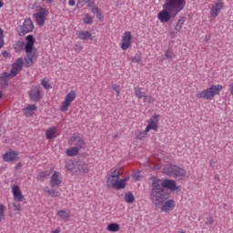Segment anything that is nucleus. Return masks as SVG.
Segmentation results:
<instances>
[{"instance_id":"ea45409f","label":"nucleus","mask_w":233,"mask_h":233,"mask_svg":"<svg viewBox=\"0 0 233 233\" xmlns=\"http://www.w3.org/2000/svg\"><path fill=\"white\" fill-rule=\"evenodd\" d=\"M83 21L86 25H91L92 16H90L89 15H86V16L83 18Z\"/></svg>"},{"instance_id":"7c9ffc66","label":"nucleus","mask_w":233,"mask_h":233,"mask_svg":"<svg viewBox=\"0 0 233 233\" xmlns=\"http://www.w3.org/2000/svg\"><path fill=\"white\" fill-rule=\"evenodd\" d=\"M134 90L136 97L138 99H143V97H145L146 93L141 91V87H135Z\"/></svg>"},{"instance_id":"79ce46f5","label":"nucleus","mask_w":233,"mask_h":233,"mask_svg":"<svg viewBox=\"0 0 233 233\" xmlns=\"http://www.w3.org/2000/svg\"><path fill=\"white\" fill-rule=\"evenodd\" d=\"M23 113H24V116H25V117H32V116H34L32 111L26 109L25 107L23 109Z\"/></svg>"},{"instance_id":"774afa93","label":"nucleus","mask_w":233,"mask_h":233,"mask_svg":"<svg viewBox=\"0 0 233 233\" xmlns=\"http://www.w3.org/2000/svg\"><path fill=\"white\" fill-rule=\"evenodd\" d=\"M81 49H82V47L80 46V47H79V50H81Z\"/></svg>"},{"instance_id":"4c0bfd02","label":"nucleus","mask_w":233,"mask_h":233,"mask_svg":"<svg viewBox=\"0 0 233 233\" xmlns=\"http://www.w3.org/2000/svg\"><path fill=\"white\" fill-rule=\"evenodd\" d=\"M13 207H14L15 212H17V214H19V212H21L23 210L21 208V204L19 202H14Z\"/></svg>"},{"instance_id":"bf43d9fd","label":"nucleus","mask_w":233,"mask_h":233,"mask_svg":"<svg viewBox=\"0 0 233 233\" xmlns=\"http://www.w3.org/2000/svg\"><path fill=\"white\" fill-rule=\"evenodd\" d=\"M214 179H216V181H219V175H215Z\"/></svg>"},{"instance_id":"cd10ccee","label":"nucleus","mask_w":233,"mask_h":233,"mask_svg":"<svg viewBox=\"0 0 233 233\" xmlns=\"http://www.w3.org/2000/svg\"><path fill=\"white\" fill-rule=\"evenodd\" d=\"M57 216H59L61 219L67 220L70 218V212H66V210L62 209L57 212Z\"/></svg>"},{"instance_id":"20e7f679","label":"nucleus","mask_w":233,"mask_h":233,"mask_svg":"<svg viewBox=\"0 0 233 233\" xmlns=\"http://www.w3.org/2000/svg\"><path fill=\"white\" fill-rule=\"evenodd\" d=\"M28 96L30 101L34 103H39L43 99V90L41 86H33L28 91Z\"/></svg>"},{"instance_id":"72a5a7b5","label":"nucleus","mask_w":233,"mask_h":233,"mask_svg":"<svg viewBox=\"0 0 233 233\" xmlns=\"http://www.w3.org/2000/svg\"><path fill=\"white\" fill-rule=\"evenodd\" d=\"M124 199L126 203H134V194L132 192H128L125 195Z\"/></svg>"},{"instance_id":"8fccbe9b","label":"nucleus","mask_w":233,"mask_h":233,"mask_svg":"<svg viewBox=\"0 0 233 233\" xmlns=\"http://www.w3.org/2000/svg\"><path fill=\"white\" fill-rule=\"evenodd\" d=\"M5 210H6V207L3 204L0 205V216H5Z\"/></svg>"},{"instance_id":"0e129e2a","label":"nucleus","mask_w":233,"mask_h":233,"mask_svg":"<svg viewBox=\"0 0 233 233\" xmlns=\"http://www.w3.org/2000/svg\"><path fill=\"white\" fill-rule=\"evenodd\" d=\"M3 97V92L0 91V99Z\"/></svg>"},{"instance_id":"a18cd8bd","label":"nucleus","mask_w":233,"mask_h":233,"mask_svg":"<svg viewBox=\"0 0 233 233\" xmlns=\"http://www.w3.org/2000/svg\"><path fill=\"white\" fill-rule=\"evenodd\" d=\"M26 110H29L31 112H35V110H37V106L35 105H28L25 107Z\"/></svg>"},{"instance_id":"49530a36","label":"nucleus","mask_w":233,"mask_h":233,"mask_svg":"<svg viewBox=\"0 0 233 233\" xmlns=\"http://www.w3.org/2000/svg\"><path fill=\"white\" fill-rule=\"evenodd\" d=\"M121 176V173H117V169H115L113 171V173L109 176V177H116V178H119V177Z\"/></svg>"},{"instance_id":"aec40b11","label":"nucleus","mask_w":233,"mask_h":233,"mask_svg":"<svg viewBox=\"0 0 233 233\" xmlns=\"http://www.w3.org/2000/svg\"><path fill=\"white\" fill-rule=\"evenodd\" d=\"M13 196H14V199L18 202H21L23 201V199H25V196H23V193L21 192L19 186L13 187Z\"/></svg>"},{"instance_id":"f704fd0d","label":"nucleus","mask_w":233,"mask_h":233,"mask_svg":"<svg viewBox=\"0 0 233 233\" xmlns=\"http://www.w3.org/2000/svg\"><path fill=\"white\" fill-rule=\"evenodd\" d=\"M34 50H37L35 49V47H34V44H25V53H30V52H33Z\"/></svg>"},{"instance_id":"6e6552de","label":"nucleus","mask_w":233,"mask_h":233,"mask_svg":"<svg viewBox=\"0 0 233 233\" xmlns=\"http://www.w3.org/2000/svg\"><path fill=\"white\" fill-rule=\"evenodd\" d=\"M46 15H48V13L46 8H40L39 12L33 15L36 25H39L40 26L45 25Z\"/></svg>"},{"instance_id":"4468645a","label":"nucleus","mask_w":233,"mask_h":233,"mask_svg":"<svg viewBox=\"0 0 233 233\" xmlns=\"http://www.w3.org/2000/svg\"><path fill=\"white\" fill-rule=\"evenodd\" d=\"M23 65H24L23 58L20 57L16 59V61L13 64L10 73H8V74H11V77H15L17 76V73L23 69Z\"/></svg>"},{"instance_id":"a211bd4d","label":"nucleus","mask_w":233,"mask_h":233,"mask_svg":"<svg viewBox=\"0 0 233 233\" xmlns=\"http://www.w3.org/2000/svg\"><path fill=\"white\" fill-rule=\"evenodd\" d=\"M70 141L72 143H76L75 148H77L78 150H81V148H83V147H85L86 145L85 139L77 135H74L73 137H71Z\"/></svg>"},{"instance_id":"dca6fc26","label":"nucleus","mask_w":233,"mask_h":233,"mask_svg":"<svg viewBox=\"0 0 233 233\" xmlns=\"http://www.w3.org/2000/svg\"><path fill=\"white\" fill-rule=\"evenodd\" d=\"M3 159L7 163L17 161V159H19V153L11 149L3 155Z\"/></svg>"},{"instance_id":"69168bd1","label":"nucleus","mask_w":233,"mask_h":233,"mask_svg":"<svg viewBox=\"0 0 233 233\" xmlns=\"http://www.w3.org/2000/svg\"><path fill=\"white\" fill-rule=\"evenodd\" d=\"M18 167H21V163L18 164Z\"/></svg>"},{"instance_id":"4d7b16f0","label":"nucleus","mask_w":233,"mask_h":233,"mask_svg":"<svg viewBox=\"0 0 233 233\" xmlns=\"http://www.w3.org/2000/svg\"><path fill=\"white\" fill-rule=\"evenodd\" d=\"M5 46V41L3 39L0 40V48H3Z\"/></svg>"},{"instance_id":"c85d7f7f","label":"nucleus","mask_w":233,"mask_h":233,"mask_svg":"<svg viewBox=\"0 0 233 233\" xmlns=\"http://www.w3.org/2000/svg\"><path fill=\"white\" fill-rule=\"evenodd\" d=\"M107 230L109 232H119V224L111 223L107 226Z\"/></svg>"},{"instance_id":"5fc2aeb1","label":"nucleus","mask_w":233,"mask_h":233,"mask_svg":"<svg viewBox=\"0 0 233 233\" xmlns=\"http://www.w3.org/2000/svg\"><path fill=\"white\" fill-rule=\"evenodd\" d=\"M76 7L77 8H83V3H81V0H78L76 3Z\"/></svg>"},{"instance_id":"58836bf2","label":"nucleus","mask_w":233,"mask_h":233,"mask_svg":"<svg viewBox=\"0 0 233 233\" xmlns=\"http://www.w3.org/2000/svg\"><path fill=\"white\" fill-rule=\"evenodd\" d=\"M47 194L51 196V198H57V196H59V193L56 189H48Z\"/></svg>"},{"instance_id":"e2e57ef3","label":"nucleus","mask_w":233,"mask_h":233,"mask_svg":"<svg viewBox=\"0 0 233 233\" xmlns=\"http://www.w3.org/2000/svg\"><path fill=\"white\" fill-rule=\"evenodd\" d=\"M3 2L0 0V8H3Z\"/></svg>"},{"instance_id":"de8ad7c7","label":"nucleus","mask_w":233,"mask_h":233,"mask_svg":"<svg viewBox=\"0 0 233 233\" xmlns=\"http://www.w3.org/2000/svg\"><path fill=\"white\" fill-rule=\"evenodd\" d=\"M141 59H142L141 56H137L132 58V62L133 63H141Z\"/></svg>"},{"instance_id":"6e6d98bb","label":"nucleus","mask_w":233,"mask_h":233,"mask_svg":"<svg viewBox=\"0 0 233 233\" xmlns=\"http://www.w3.org/2000/svg\"><path fill=\"white\" fill-rule=\"evenodd\" d=\"M229 92L231 96H233V83L229 84Z\"/></svg>"},{"instance_id":"7ed1b4c3","label":"nucleus","mask_w":233,"mask_h":233,"mask_svg":"<svg viewBox=\"0 0 233 233\" xmlns=\"http://www.w3.org/2000/svg\"><path fill=\"white\" fill-rule=\"evenodd\" d=\"M221 90H223V86L221 85L211 86L209 88L200 92L198 97L210 101L215 96H218Z\"/></svg>"},{"instance_id":"412c9836","label":"nucleus","mask_w":233,"mask_h":233,"mask_svg":"<svg viewBox=\"0 0 233 233\" xmlns=\"http://www.w3.org/2000/svg\"><path fill=\"white\" fill-rule=\"evenodd\" d=\"M62 181L59 178V176L57 175V171H55L50 178V185L51 187H59L61 185Z\"/></svg>"},{"instance_id":"ddd939ff","label":"nucleus","mask_w":233,"mask_h":233,"mask_svg":"<svg viewBox=\"0 0 233 233\" xmlns=\"http://www.w3.org/2000/svg\"><path fill=\"white\" fill-rule=\"evenodd\" d=\"M34 31V23L31 18H25L24 25H22V31L20 35H25V34H30Z\"/></svg>"},{"instance_id":"2f4dec72","label":"nucleus","mask_w":233,"mask_h":233,"mask_svg":"<svg viewBox=\"0 0 233 233\" xmlns=\"http://www.w3.org/2000/svg\"><path fill=\"white\" fill-rule=\"evenodd\" d=\"M66 168L69 172H73V173L76 172V165L74 164V162L72 160L66 162Z\"/></svg>"},{"instance_id":"c03bdc74","label":"nucleus","mask_w":233,"mask_h":233,"mask_svg":"<svg viewBox=\"0 0 233 233\" xmlns=\"http://www.w3.org/2000/svg\"><path fill=\"white\" fill-rule=\"evenodd\" d=\"M83 2L85 3V5H87L89 8H91V6H94L96 3L95 0H83Z\"/></svg>"},{"instance_id":"603ef678","label":"nucleus","mask_w":233,"mask_h":233,"mask_svg":"<svg viewBox=\"0 0 233 233\" xmlns=\"http://www.w3.org/2000/svg\"><path fill=\"white\" fill-rule=\"evenodd\" d=\"M2 56L3 57H10V53H8L7 51H3Z\"/></svg>"},{"instance_id":"393cba45","label":"nucleus","mask_w":233,"mask_h":233,"mask_svg":"<svg viewBox=\"0 0 233 233\" xmlns=\"http://www.w3.org/2000/svg\"><path fill=\"white\" fill-rule=\"evenodd\" d=\"M91 12L96 15L97 19H103V14H101V9L99 7L95 6L94 5L91 6Z\"/></svg>"},{"instance_id":"37998d69","label":"nucleus","mask_w":233,"mask_h":233,"mask_svg":"<svg viewBox=\"0 0 233 233\" xmlns=\"http://www.w3.org/2000/svg\"><path fill=\"white\" fill-rule=\"evenodd\" d=\"M112 88L115 92H116V96H119L121 94V88H119V86L116 84L112 85Z\"/></svg>"},{"instance_id":"9b49d317","label":"nucleus","mask_w":233,"mask_h":233,"mask_svg":"<svg viewBox=\"0 0 233 233\" xmlns=\"http://www.w3.org/2000/svg\"><path fill=\"white\" fill-rule=\"evenodd\" d=\"M157 182L162 186V187L167 188L168 190H177V186L176 185V181L172 179H164L161 180V178L157 177Z\"/></svg>"},{"instance_id":"2eb2a0df","label":"nucleus","mask_w":233,"mask_h":233,"mask_svg":"<svg viewBox=\"0 0 233 233\" xmlns=\"http://www.w3.org/2000/svg\"><path fill=\"white\" fill-rule=\"evenodd\" d=\"M223 2L218 0L217 3H215L211 8H210V16L213 19H216L218 15H219V12L223 9Z\"/></svg>"},{"instance_id":"13d9d810","label":"nucleus","mask_w":233,"mask_h":233,"mask_svg":"<svg viewBox=\"0 0 233 233\" xmlns=\"http://www.w3.org/2000/svg\"><path fill=\"white\" fill-rule=\"evenodd\" d=\"M3 39V29L0 28V41Z\"/></svg>"},{"instance_id":"09e8293b","label":"nucleus","mask_w":233,"mask_h":233,"mask_svg":"<svg viewBox=\"0 0 233 233\" xmlns=\"http://www.w3.org/2000/svg\"><path fill=\"white\" fill-rule=\"evenodd\" d=\"M167 59H172L174 57V53L172 51L166 52Z\"/></svg>"},{"instance_id":"f3484780","label":"nucleus","mask_w":233,"mask_h":233,"mask_svg":"<svg viewBox=\"0 0 233 233\" xmlns=\"http://www.w3.org/2000/svg\"><path fill=\"white\" fill-rule=\"evenodd\" d=\"M176 208V201L174 199L167 200L166 202L161 205V211L162 212H172Z\"/></svg>"},{"instance_id":"473e14b6","label":"nucleus","mask_w":233,"mask_h":233,"mask_svg":"<svg viewBox=\"0 0 233 233\" xmlns=\"http://www.w3.org/2000/svg\"><path fill=\"white\" fill-rule=\"evenodd\" d=\"M48 176H50V173H48V171H42L37 175L36 179L37 181H45V178L48 177Z\"/></svg>"},{"instance_id":"a19ab883","label":"nucleus","mask_w":233,"mask_h":233,"mask_svg":"<svg viewBox=\"0 0 233 233\" xmlns=\"http://www.w3.org/2000/svg\"><path fill=\"white\" fill-rule=\"evenodd\" d=\"M41 85H42V86H44L46 88V90H49L50 84L48 83V81H46V79H42Z\"/></svg>"},{"instance_id":"c756f323","label":"nucleus","mask_w":233,"mask_h":233,"mask_svg":"<svg viewBox=\"0 0 233 233\" xmlns=\"http://www.w3.org/2000/svg\"><path fill=\"white\" fill-rule=\"evenodd\" d=\"M66 154L72 157L73 156H77L79 154V150L76 147H73L66 150Z\"/></svg>"},{"instance_id":"3c124183","label":"nucleus","mask_w":233,"mask_h":233,"mask_svg":"<svg viewBox=\"0 0 233 233\" xmlns=\"http://www.w3.org/2000/svg\"><path fill=\"white\" fill-rule=\"evenodd\" d=\"M214 223V219H212V217H208L206 218V225H212Z\"/></svg>"},{"instance_id":"5701e85b","label":"nucleus","mask_w":233,"mask_h":233,"mask_svg":"<svg viewBox=\"0 0 233 233\" xmlns=\"http://www.w3.org/2000/svg\"><path fill=\"white\" fill-rule=\"evenodd\" d=\"M77 37H78V39H81L82 41H85L86 39L92 40V33H90V31L80 30L77 32Z\"/></svg>"},{"instance_id":"bb28decb","label":"nucleus","mask_w":233,"mask_h":233,"mask_svg":"<svg viewBox=\"0 0 233 233\" xmlns=\"http://www.w3.org/2000/svg\"><path fill=\"white\" fill-rule=\"evenodd\" d=\"M56 127H51L46 131V139H54V136H56Z\"/></svg>"},{"instance_id":"052dcab7","label":"nucleus","mask_w":233,"mask_h":233,"mask_svg":"<svg viewBox=\"0 0 233 233\" xmlns=\"http://www.w3.org/2000/svg\"><path fill=\"white\" fill-rule=\"evenodd\" d=\"M44 3H52V0H42Z\"/></svg>"},{"instance_id":"6ab92c4d","label":"nucleus","mask_w":233,"mask_h":233,"mask_svg":"<svg viewBox=\"0 0 233 233\" xmlns=\"http://www.w3.org/2000/svg\"><path fill=\"white\" fill-rule=\"evenodd\" d=\"M8 77H12V74L4 72L0 75V88H6L8 86Z\"/></svg>"},{"instance_id":"e433bc0d","label":"nucleus","mask_w":233,"mask_h":233,"mask_svg":"<svg viewBox=\"0 0 233 233\" xmlns=\"http://www.w3.org/2000/svg\"><path fill=\"white\" fill-rule=\"evenodd\" d=\"M25 40L27 41L25 45H34L35 43V38L32 35H27Z\"/></svg>"},{"instance_id":"39448f33","label":"nucleus","mask_w":233,"mask_h":233,"mask_svg":"<svg viewBox=\"0 0 233 233\" xmlns=\"http://www.w3.org/2000/svg\"><path fill=\"white\" fill-rule=\"evenodd\" d=\"M159 121V115H154L151 119L149 120L148 125L147 126L145 131L140 134V137H138L139 139H143L150 130H154L155 132H157V128L159 127L157 126V123Z\"/></svg>"},{"instance_id":"9d476101","label":"nucleus","mask_w":233,"mask_h":233,"mask_svg":"<svg viewBox=\"0 0 233 233\" xmlns=\"http://www.w3.org/2000/svg\"><path fill=\"white\" fill-rule=\"evenodd\" d=\"M25 54L26 56L25 57V66L26 68H30V66L34 65V61L37 60V49H35L34 51Z\"/></svg>"},{"instance_id":"a878e982","label":"nucleus","mask_w":233,"mask_h":233,"mask_svg":"<svg viewBox=\"0 0 233 233\" xmlns=\"http://www.w3.org/2000/svg\"><path fill=\"white\" fill-rule=\"evenodd\" d=\"M185 21H187V17L182 16L177 23L175 26V30L177 32H181V28H183V25H185Z\"/></svg>"},{"instance_id":"680f3d73","label":"nucleus","mask_w":233,"mask_h":233,"mask_svg":"<svg viewBox=\"0 0 233 233\" xmlns=\"http://www.w3.org/2000/svg\"><path fill=\"white\" fill-rule=\"evenodd\" d=\"M52 233H59V229H56Z\"/></svg>"},{"instance_id":"f8f14e48","label":"nucleus","mask_w":233,"mask_h":233,"mask_svg":"<svg viewBox=\"0 0 233 233\" xmlns=\"http://www.w3.org/2000/svg\"><path fill=\"white\" fill-rule=\"evenodd\" d=\"M132 45V33L130 31L125 32L122 36V50H128V47Z\"/></svg>"},{"instance_id":"1a4fd4ad","label":"nucleus","mask_w":233,"mask_h":233,"mask_svg":"<svg viewBox=\"0 0 233 233\" xmlns=\"http://www.w3.org/2000/svg\"><path fill=\"white\" fill-rule=\"evenodd\" d=\"M74 99H76V93L75 91H71L66 96L65 101L62 103L60 108L61 112H66V110H68V106L72 105V101H74Z\"/></svg>"},{"instance_id":"b1692460","label":"nucleus","mask_w":233,"mask_h":233,"mask_svg":"<svg viewBox=\"0 0 233 233\" xmlns=\"http://www.w3.org/2000/svg\"><path fill=\"white\" fill-rule=\"evenodd\" d=\"M177 167V166H176V165H167L164 167V172L167 176H174Z\"/></svg>"},{"instance_id":"4be33fe9","label":"nucleus","mask_w":233,"mask_h":233,"mask_svg":"<svg viewBox=\"0 0 233 233\" xmlns=\"http://www.w3.org/2000/svg\"><path fill=\"white\" fill-rule=\"evenodd\" d=\"M173 176L176 177V179H183V177L187 176V170L177 166Z\"/></svg>"},{"instance_id":"0eeeda50","label":"nucleus","mask_w":233,"mask_h":233,"mask_svg":"<svg viewBox=\"0 0 233 233\" xmlns=\"http://www.w3.org/2000/svg\"><path fill=\"white\" fill-rule=\"evenodd\" d=\"M89 170L88 164L80 159V162L75 164V171H73V174H75V176H85V174H88Z\"/></svg>"},{"instance_id":"338daca9","label":"nucleus","mask_w":233,"mask_h":233,"mask_svg":"<svg viewBox=\"0 0 233 233\" xmlns=\"http://www.w3.org/2000/svg\"><path fill=\"white\" fill-rule=\"evenodd\" d=\"M115 137H117V135H115Z\"/></svg>"},{"instance_id":"423d86ee","label":"nucleus","mask_w":233,"mask_h":233,"mask_svg":"<svg viewBox=\"0 0 233 233\" xmlns=\"http://www.w3.org/2000/svg\"><path fill=\"white\" fill-rule=\"evenodd\" d=\"M127 177H125L121 180L117 177H107L106 185L108 187H112V188H116V190H120V188H125L127 187Z\"/></svg>"},{"instance_id":"c9c22d12","label":"nucleus","mask_w":233,"mask_h":233,"mask_svg":"<svg viewBox=\"0 0 233 233\" xmlns=\"http://www.w3.org/2000/svg\"><path fill=\"white\" fill-rule=\"evenodd\" d=\"M144 102L145 103H148V105H152V103L156 102V98H154L153 96H144Z\"/></svg>"},{"instance_id":"864d4df0","label":"nucleus","mask_w":233,"mask_h":233,"mask_svg":"<svg viewBox=\"0 0 233 233\" xmlns=\"http://www.w3.org/2000/svg\"><path fill=\"white\" fill-rule=\"evenodd\" d=\"M68 5L69 6H76V0H69Z\"/></svg>"},{"instance_id":"f03ea898","label":"nucleus","mask_w":233,"mask_h":233,"mask_svg":"<svg viewBox=\"0 0 233 233\" xmlns=\"http://www.w3.org/2000/svg\"><path fill=\"white\" fill-rule=\"evenodd\" d=\"M149 187H151L149 193L151 203H153L157 208H159V207L170 198V193L168 189L164 188L163 186L157 182L156 177L149 178Z\"/></svg>"},{"instance_id":"f257e3e1","label":"nucleus","mask_w":233,"mask_h":233,"mask_svg":"<svg viewBox=\"0 0 233 233\" xmlns=\"http://www.w3.org/2000/svg\"><path fill=\"white\" fill-rule=\"evenodd\" d=\"M187 2L185 0H166L163 8L157 15L160 23H168L172 17H176L183 8Z\"/></svg>"}]
</instances>
